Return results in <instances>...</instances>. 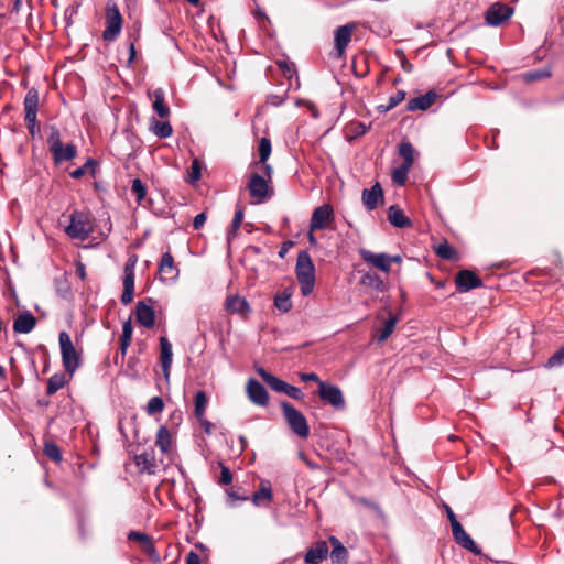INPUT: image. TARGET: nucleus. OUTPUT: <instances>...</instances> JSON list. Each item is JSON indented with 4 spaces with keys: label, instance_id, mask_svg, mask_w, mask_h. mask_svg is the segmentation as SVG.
<instances>
[{
    "label": "nucleus",
    "instance_id": "nucleus-25",
    "mask_svg": "<svg viewBox=\"0 0 564 564\" xmlns=\"http://www.w3.org/2000/svg\"><path fill=\"white\" fill-rule=\"evenodd\" d=\"M329 542L333 547L330 552V560L333 564H347L348 551L336 536H329Z\"/></svg>",
    "mask_w": 564,
    "mask_h": 564
},
{
    "label": "nucleus",
    "instance_id": "nucleus-45",
    "mask_svg": "<svg viewBox=\"0 0 564 564\" xmlns=\"http://www.w3.org/2000/svg\"><path fill=\"white\" fill-rule=\"evenodd\" d=\"M96 164L97 163L94 159H88L83 166H79V167L75 169L73 172H70V176L73 178H80L82 176H84L87 173L88 169H90L91 176H95Z\"/></svg>",
    "mask_w": 564,
    "mask_h": 564
},
{
    "label": "nucleus",
    "instance_id": "nucleus-18",
    "mask_svg": "<svg viewBox=\"0 0 564 564\" xmlns=\"http://www.w3.org/2000/svg\"><path fill=\"white\" fill-rule=\"evenodd\" d=\"M452 533L454 540L462 545L464 549L470 551L471 553L479 555L481 553L480 549L474 542V540L467 534L460 523H456L452 527Z\"/></svg>",
    "mask_w": 564,
    "mask_h": 564
},
{
    "label": "nucleus",
    "instance_id": "nucleus-15",
    "mask_svg": "<svg viewBox=\"0 0 564 564\" xmlns=\"http://www.w3.org/2000/svg\"><path fill=\"white\" fill-rule=\"evenodd\" d=\"M455 283L459 292H468L469 290L480 288L482 281L470 270H462L457 273Z\"/></svg>",
    "mask_w": 564,
    "mask_h": 564
},
{
    "label": "nucleus",
    "instance_id": "nucleus-17",
    "mask_svg": "<svg viewBox=\"0 0 564 564\" xmlns=\"http://www.w3.org/2000/svg\"><path fill=\"white\" fill-rule=\"evenodd\" d=\"M159 272L162 281L175 282L178 276V269L174 263V259L170 252L163 253L159 263Z\"/></svg>",
    "mask_w": 564,
    "mask_h": 564
},
{
    "label": "nucleus",
    "instance_id": "nucleus-47",
    "mask_svg": "<svg viewBox=\"0 0 564 564\" xmlns=\"http://www.w3.org/2000/svg\"><path fill=\"white\" fill-rule=\"evenodd\" d=\"M47 142H48L50 151L51 152L53 150H55L56 148H59L63 144V142L61 140L59 130L56 127H54V126L50 127V133H48V137H47Z\"/></svg>",
    "mask_w": 564,
    "mask_h": 564
},
{
    "label": "nucleus",
    "instance_id": "nucleus-1",
    "mask_svg": "<svg viewBox=\"0 0 564 564\" xmlns=\"http://www.w3.org/2000/svg\"><path fill=\"white\" fill-rule=\"evenodd\" d=\"M295 270L302 295H310L315 285V268L306 251L299 252Z\"/></svg>",
    "mask_w": 564,
    "mask_h": 564
},
{
    "label": "nucleus",
    "instance_id": "nucleus-46",
    "mask_svg": "<svg viewBox=\"0 0 564 564\" xmlns=\"http://www.w3.org/2000/svg\"><path fill=\"white\" fill-rule=\"evenodd\" d=\"M547 368H558L564 366V345L560 347L546 361Z\"/></svg>",
    "mask_w": 564,
    "mask_h": 564
},
{
    "label": "nucleus",
    "instance_id": "nucleus-7",
    "mask_svg": "<svg viewBox=\"0 0 564 564\" xmlns=\"http://www.w3.org/2000/svg\"><path fill=\"white\" fill-rule=\"evenodd\" d=\"M334 221V209L329 204H323L316 207L310 221V231L324 229Z\"/></svg>",
    "mask_w": 564,
    "mask_h": 564
},
{
    "label": "nucleus",
    "instance_id": "nucleus-21",
    "mask_svg": "<svg viewBox=\"0 0 564 564\" xmlns=\"http://www.w3.org/2000/svg\"><path fill=\"white\" fill-rule=\"evenodd\" d=\"M135 319L145 328L153 327L155 324L154 310L143 301L138 302L135 306Z\"/></svg>",
    "mask_w": 564,
    "mask_h": 564
},
{
    "label": "nucleus",
    "instance_id": "nucleus-9",
    "mask_svg": "<svg viewBox=\"0 0 564 564\" xmlns=\"http://www.w3.org/2000/svg\"><path fill=\"white\" fill-rule=\"evenodd\" d=\"M249 194L260 204L270 197L269 181L258 173H253L248 182Z\"/></svg>",
    "mask_w": 564,
    "mask_h": 564
},
{
    "label": "nucleus",
    "instance_id": "nucleus-52",
    "mask_svg": "<svg viewBox=\"0 0 564 564\" xmlns=\"http://www.w3.org/2000/svg\"><path fill=\"white\" fill-rule=\"evenodd\" d=\"M45 455L54 462L62 459L59 447L55 443H46L44 446Z\"/></svg>",
    "mask_w": 564,
    "mask_h": 564
},
{
    "label": "nucleus",
    "instance_id": "nucleus-34",
    "mask_svg": "<svg viewBox=\"0 0 564 564\" xmlns=\"http://www.w3.org/2000/svg\"><path fill=\"white\" fill-rule=\"evenodd\" d=\"M360 283L379 292H382L386 289L383 280L377 273L371 271L362 274Z\"/></svg>",
    "mask_w": 564,
    "mask_h": 564
},
{
    "label": "nucleus",
    "instance_id": "nucleus-60",
    "mask_svg": "<svg viewBox=\"0 0 564 564\" xmlns=\"http://www.w3.org/2000/svg\"><path fill=\"white\" fill-rule=\"evenodd\" d=\"M197 420L200 423V426L203 427L205 433L210 434L212 430H213V424L208 420H206L205 416H203V419H197Z\"/></svg>",
    "mask_w": 564,
    "mask_h": 564
},
{
    "label": "nucleus",
    "instance_id": "nucleus-53",
    "mask_svg": "<svg viewBox=\"0 0 564 564\" xmlns=\"http://www.w3.org/2000/svg\"><path fill=\"white\" fill-rule=\"evenodd\" d=\"M227 497H228V506L231 508H235L237 505V501H247L249 500V497L247 495H239L234 489H227L226 490Z\"/></svg>",
    "mask_w": 564,
    "mask_h": 564
},
{
    "label": "nucleus",
    "instance_id": "nucleus-4",
    "mask_svg": "<svg viewBox=\"0 0 564 564\" xmlns=\"http://www.w3.org/2000/svg\"><path fill=\"white\" fill-rule=\"evenodd\" d=\"M63 366L66 372L73 375L79 367V355L76 351L70 336L66 332H61L58 336Z\"/></svg>",
    "mask_w": 564,
    "mask_h": 564
},
{
    "label": "nucleus",
    "instance_id": "nucleus-31",
    "mask_svg": "<svg viewBox=\"0 0 564 564\" xmlns=\"http://www.w3.org/2000/svg\"><path fill=\"white\" fill-rule=\"evenodd\" d=\"M52 155L55 163H62L64 161H70L77 155V149L74 144H62L59 148L53 150Z\"/></svg>",
    "mask_w": 564,
    "mask_h": 564
},
{
    "label": "nucleus",
    "instance_id": "nucleus-16",
    "mask_svg": "<svg viewBox=\"0 0 564 564\" xmlns=\"http://www.w3.org/2000/svg\"><path fill=\"white\" fill-rule=\"evenodd\" d=\"M225 308L231 314H237L241 318H247L251 313V307L248 301L240 295H230L226 299Z\"/></svg>",
    "mask_w": 564,
    "mask_h": 564
},
{
    "label": "nucleus",
    "instance_id": "nucleus-13",
    "mask_svg": "<svg viewBox=\"0 0 564 564\" xmlns=\"http://www.w3.org/2000/svg\"><path fill=\"white\" fill-rule=\"evenodd\" d=\"M356 28L355 23H347L336 29L334 41L335 50L338 57H341L345 53L346 47L351 41L352 32Z\"/></svg>",
    "mask_w": 564,
    "mask_h": 564
},
{
    "label": "nucleus",
    "instance_id": "nucleus-6",
    "mask_svg": "<svg viewBox=\"0 0 564 564\" xmlns=\"http://www.w3.org/2000/svg\"><path fill=\"white\" fill-rule=\"evenodd\" d=\"M39 105V94L34 88L30 89L24 98L25 123L29 132L35 135L39 130L36 127V113Z\"/></svg>",
    "mask_w": 564,
    "mask_h": 564
},
{
    "label": "nucleus",
    "instance_id": "nucleus-35",
    "mask_svg": "<svg viewBox=\"0 0 564 564\" xmlns=\"http://www.w3.org/2000/svg\"><path fill=\"white\" fill-rule=\"evenodd\" d=\"M132 334H133L132 323L130 319H128L122 325V334L120 337V351H121L122 358L127 354V350L131 344Z\"/></svg>",
    "mask_w": 564,
    "mask_h": 564
},
{
    "label": "nucleus",
    "instance_id": "nucleus-10",
    "mask_svg": "<svg viewBox=\"0 0 564 564\" xmlns=\"http://www.w3.org/2000/svg\"><path fill=\"white\" fill-rule=\"evenodd\" d=\"M513 9L505 3L496 2L491 4L486 12V21L489 25L498 26L509 20Z\"/></svg>",
    "mask_w": 564,
    "mask_h": 564
},
{
    "label": "nucleus",
    "instance_id": "nucleus-55",
    "mask_svg": "<svg viewBox=\"0 0 564 564\" xmlns=\"http://www.w3.org/2000/svg\"><path fill=\"white\" fill-rule=\"evenodd\" d=\"M232 481V475L230 469L220 464V477H219V484L221 485H229Z\"/></svg>",
    "mask_w": 564,
    "mask_h": 564
},
{
    "label": "nucleus",
    "instance_id": "nucleus-43",
    "mask_svg": "<svg viewBox=\"0 0 564 564\" xmlns=\"http://www.w3.org/2000/svg\"><path fill=\"white\" fill-rule=\"evenodd\" d=\"M65 384V378L63 375H53L47 382L46 393L52 395L62 389Z\"/></svg>",
    "mask_w": 564,
    "mask_h": 564
},
{
    "label": "nucleus",
    "instance_id": "nucleus-64",
    "mask_svg": "<svg viewBox=\"0 0 564 564\" xmlns=\"http://www.w3.org/2000/svg\"><path fill=\"white\" fill-rule=\"evenodd\" d=\"M76 273L77 275L84 280L86 278V271H85V267L83 263H78L77 267H76Z\"/></svg>",
    "mask_w": 564,
    "mask_h": 564
},
{
    "label": "nucleus",
    "instance_id": "nucleus-62",
    "mask_svg": "<svg viewBox=\"0 0 564 564\" xmlns=\"http://www.w3.org/2000/svg\"><path fill=\"white\" fill-rule=\"evenodd\" d=\"M144 551L152 557H156L158 558V554H156V550H155V546L153 544L152 541L148 542L144 546H143Z\"/></svg>",
    "mask_w": 564,
    "mask_h": 564
},
{
    "label": "nucleus",
    "instance_id": "nucleus-19",
    "mask_svg": "<svg viewBox=\"0 0 564 564\" xmlns=\"http://www.w3.org/2000/svg\"><path fill=\"white\" fill-rule=\"evenodd\" d=\"M160 360L162 366V372L167 381L170 379L171 366L173 361L172 345L166 337L160 338Z\"/></svg>",
    "mask_w": 564,
    "mask_h": 564
},
{
    "label": "nucleus",
    "instance_id": "nucleus-49",
    "mask_svg": "<svg viewBox=\"0 0 564 564\" xmlns=\"http://www.w3.org/2000/svg\"><path fill=\"white\" fill-rule=\"evenodd\" d=\"M258 151H259L260 162L265 163V161L269 159V156L271 154L270 140L267 138H262L259 142Z\"/></svg>",
    "mask_w": 564,
    "mask_h": 564
},
{
    "label": "nucleus",
    "instance_id": "nucleus-40",
    "mask_svg": "<svg viewBox=\"0 0 564 564\" xmlns=\"http://www.w3.org/2000/svg\"><path fill=\"white\" fill-rule=\"evenodd\" d=\"M414 152H415L414 148L410 142H408V141L401 142V144L399 147V153L403 159L402 164L412 167L413 163H414Z\"/></svg>",
    "mask_w": 564,
    "mask_h": 564
},
{
    "label": "nucleus",
    "instance_id": "nucleus-50",
    "mask_svg": "<svg viewBox=\"0 0 564 564\" xmlns=\"http://www.w3.org/2000/svg\"><path fill=\"white\" fill-rule=\"evenodd\" d=\"M405 91L404 90H397L393 95L389 98V104L387 106H381L383 111H389L397 107L401 101L405 98Z\"/></svg>",
    "mask_w": 564,
    "mask_h": 564
},
{
    "label": "nucleus",
    "instance_id": "nucleus-57",
    "mask_svg": "<svg viewBox=\"0 0 564 564\" xmlns=\"http://www.w3.org/2000/svg\"><path fill=\"white\" fill-rule=\"evenodd\" d=\"M285 394L294 400H302L304 398V393L299 388L291 384L288 387Z\"/></svg>",
    "mask_w": 564,
    "mask_h": 564
},
{
    "label": "nucleus",
    "instance_id": "nucleus-30",
    "mask_svg": "<svg viewBox=\"0 0 564 564\" xmlns=\"http://www.w3.org/2000/svg\"><path fill=\"white\" fill-rule=\"evenodd\" d=\"M149 130L160 139H166L173 133V128L169 121H160L155 118L150 120Z\"/></svg>",
    "mask_w": 564,
    "mask_h": 564
},
{
    "label": "nucleus",
    "instance_id": "nucleus-26",
    "mask_svg": "<svg viewBox=\"0 0 564 564\" xmlns=\"http://www.w3.org/2000/svg\"><path fill=\"white\" fill-rule=\"evenodd\" d=\"M35 324L36 319L31 313H22L14 319L13 330L20 334H28L35 327Z\"/></svg>",
    "mask_w": 564,
    "mask_h": 564
},
{
    "label": "nucleus",
    "instance_id": "nucleus-3",
    "mask_svg": "<svg viewBox=\"0 0 564 564\" xmlns=\"http://www.w3.org/2000/svg\"><path fill=\"white\" fill-rule=\"evenodd\" d=\"M280 406L291 431L301 438H307L310 435V426L303 413L286 401H282Z\"/></svg>",
    "mask_w": 564,
    "mask_h": 564
},
{
    "label": "nucleus",
    "instance_id": "nucleus-48",
    "mask_svg": "<svg viewBox=\"0 0 564 564\" xmlns=\"http://www.w3.org/2000/svg\"><path fill=\"white\" fill-rule=\"evenodd\" d=\"M550 76H551L550 69L544 68V69H536V70L528 72L523 75V78L525 82L530 83V82L547 78Z\"/></svg>",
    "mask_w": 564,
    "mask_h": 564
},
{
    "label": "nucleus",
    "instance_id": "nucleus-8",
    "mask_svg": "<svg viewBox=\"0 0 564 564\" xmlns=\"http://www.w3.org/2000/svg\"><path fill=\"white\" fill-rule=\"evenodd\" d=\"M318 395L324 402L337 410L345 408V398L337 386L319 382Z\"/></svg>",
    "mask_w": 564,
    "mask_h": 564
},
{
    "label": "nucleus",
    "instance_id": "nucleus-56",
    "mask_svg": "<svg viewBox=\"0 0 564 564\" xmlns=\"http://www.w3.org/2000/svg\"><path fill=\"white\" fill-rule=\"evenodd\" d=\"M128 539L131 541H139L140 543H142L143 546L151 541V539L147 534L137 531H131L128 534Z\"/></svg>",
    "mask_w": 564,
    "mask_h": 564
},
{
    "label": "nucleus",
    "instance_id": "nucleus-54",
    "mask_svg": "<svg viewBox=\"0 0 564 564\" xmlns=\"http://www.w3.org/2000/svg\"><path fill=\"white\" fill-rule=\"evenodd\" d=\"M200 177H202V166H200L199 161L197 159H195L191 165V173H189L188 181L191 183H194V182L198 181Z\"/></svg>",
    "mask_w": 564,
    "mask_h": 564
},
{
    "label": "nucleus",
    "instance_id": "nucleus-44",
    "mask_svg": "<svg viewBox=\"0 0 564 564\" xmlns=\"http://www.w3.org/2000/svg\"><path fill=\"white\" fill-rule=\"evenodd\" d=\"M131 194L135 197V200L140 204L145 195L147 187L140 178H134L131 183Z\"/></svg>",
    "mask_w": 564,
    "mask_h": 564
},
{
    "label": "nucleus",
    "instance_id": "nucleus-14",
    "mask_svg": "<svg viewBox=\"0 0 564 564\" xmlns=\"http://www.w3.org/2000/svg\"><path fill=\"white\" fill-rule=\"evenodd\" d=\"M359 254H360L361 259L366 263L370 264L371 267H373L384 273L390 272L389 254L388 253H384V252L375 253L370 250L361 248V249H359Z\"/></svg>",
    "mask_w": 564,
    "mask_h": 564
},
{
    "label": "nucleus",
    "instance_id": "nucleus-38",
    "mask_svg": "<svg viewBox=\"0 0 564 564\" xmlns=\"http://www.w3.org/2000/svg\"><path fill=\"white\" fill-rule=\"evenodd\" d=\"M207 397L202 390L197 391L194 398V413L196 419H203L207 409Z\"/></svg>",
    "mask_w": 564,
    "mask_h": 564
},
{
    "label": "nucleus",
    "instance_id": "nucleus-12",
    "mask_svg": "<svg viewBox=\"0 0 564 564\" xmlns=\"http://www.w3.org/2000/svg\"><path fill=\"white\" fill-rule=\"evenodd\" d=\"M247 395L256 405L265 406L269 402V394L265 388L256 379L250 378L247 382Z\"/></svg>",
    "mask_w": 564,
    "mask_h": 564
},
{
    "label": "nucleus",
    "instance_id": "nucleus-29",
    "mask_svg": "<svg viewBox=\"0 0 564 564\" xmlns=\"http://www.w3.org/2000/svg\"><path fill=\"white\" fill-rule=\"evenodd\" d=\"M388 219L397 228H406L411 226V220L404 215L403 210L397 206H390Z\"/></svg>",
    "mask_w": 564,
    "mask_h": 564
},
{
    "label": "nucleus",
    "instance_id": "nucleus-5",
    "mask_svg": "<svg viewBox=\"0 0 564 564\" xmlns=\"http://www.w3.org/2000/svg\"><path fill=\"white\" fill-rule=\"evenodd\" d=\"M122 29V17L116 3L108 2L106 11V29L102 32L105 41H113Z\"/></svg>",
    "mask_w": 564,
    "mask_h": 564
},
{
    "label": "nucleus",
    "instance_id": "nucleus-32",
    "mask_svg": "<svg viewBox=\"0 0 564 564\" xmlns=\"http://www.w3.org/2000/svg\"><path fill=\"white\" fill-rule=\"evenodd\" d=\"M272 498L273 494L270 481L261 480L260 488L252 495L251 501L254 506H260L262 501L270 502Z\"/></svg>",
    "mask_w": 564,
    "mask_h": 564
},
{
    "label": "nucleus",
    "instance_id": "nucleus-24",
    "mask_svg": "<svg viewBox=\"0 0 564 564\" xmlns=\"http://www.w3.org/2000/svg\"><path fill=\"white\" fill-rule=\"evenodd\" d=\"M149 97L153 98L152 108L154 112L162 119L170 116V108L165 104V93L162 88H156L153 91H149Z\"/></svg>",
    "mask_w": 564,
    "mask_h": 564
},
{
    "label": "nucleus",
    "instance_id": "nucleus-41",
    "mask_svg": "<svg viewBox=\"0 0 564 564\" xmlns=\"http://www.w3.org/2000/svg\"><path fill=\"white\" fill-rule=\"evenodd\" d=\"M436 254L444 260L458 259L457 251L447 242L440 243L435 249Z\"/></svg>",
    "mask_w": 564,
    "mask_h": 564
},
{
    "label": "nucleus",
    "instance_id": "nucleus-61",
    "mask_svg": "<svg viewBox=\"0 0 564 564\" xmlns=\"http://www.w3.org/2000/svg\"><path fill=\"white\" fill-rule=\"evenodd\" d=\"M186 564H200V557L195 552H189L186 557Z\"/></svg>",
    "mask_w": 564,
    "mask_h": 564
},
{
    "label": "nucleus",
    "instance_id": "nucleus-59",
    "mask_svg": "<svg viewBox=\"0 0 564 564\" xmlns=\"http://www.w3.org/2000/svg\"><path fill=\"white\" fill-rule=\"evenodd\" d=\"M205 221H206L205 213H199L194 218L193 227L195 229H200L204 226Z\"/></svg>",
    "mask_w": 564,
    "mask_h": 564
},
{
    "label": "nucleus",
    "instance_id": "nucleus-27",
    "mask_svg": "<svg viewBox=\"0 0 564 564\" xmlns=\"http://www.w3.org/2000/svg\"><path fill=\"white\" fill-rule=\"evenodd\" d=\"M258 375L262 378V380L275 392L286 393L288 387L290 386L288 382L279 379L278 377L271 375L263 368L258 369Z\"/></svg>",
    "mask_w": 564,
    "mask_h": 564
},
{
    "label": "nucleus",
    "instance_id": "nucleus-51",
    "mask_svg": "<svg viewBox=\"0 0 564 564\" xmlns=\"http://www.w3.org/2000/svg\"><path fill=\"white\" fill-rule=\"evenodd\" d=\"M164 403L162 398L160 397H153L149 400L147 404V411L149 414H155L163 411Z\"/></svg>",
    "mask_w": 564,
    "mask_h": 564
},
{
    "label": "nucleus",
    "instance_id": "nucleus-63",
    "mask_svg": "<svg viewBox=\"0 0 564 564\" xmlns=\"http://www.w3.org/2000/svg\"><path fill=\"white\" fill-rule=\"evenodd\" d=\"M446 513H447V518H448V520L451 522V527L455 525L456 523H459L457 521V519H456L455 513L453 512V510L448 506H446Z\"/></svg>",
    "mask_w": 564,
    "mask_h": 564
},
{
    "label": "nucleus",
    "instance_id": "nucleus-36",
    "mask_svg": "<svg viewBox=\"0 0 564 564\" xmlns=\"http://www.w3.org/2000/svg\"><path fill=\"white\" fill-rule=\"evenodd\" d=\"M292 293L288 289L274 296V306L282 313H288L292 308Z\"/></svg>",
    "mask_w": 564,
    "mask_h": 564
},
{
    "label": "nucleus",
    "instance_id": "nucleus-20",
    "mask_svg": "<svg viewBox=\"0 0 564 564\" xmlns=\"http://www.w3.org/2000/svg\"><path fill=\"white\" fill-rule=\"evenodd\" d=\"M329 554V547L326 541H318L307 550L304 561L307 564H321Z\"/></svg>",
    "mask_w": 564,
    "mask_h": 564
},
{
    "label": "nucleus",
    "instance_id": "nucleus-58",
    "mask_svg": "<svg viewBox=\"0 0 564 564\" xmlns=\"http://www.w3.org/2000/svg\"><path fill=\"white\" fill-rule=\"evenodd\" d=\"M300 379L304 382H307V381L317 382L318 386H319V382H323L322 380H319L318 376L315 372H303L300 375Z\"/></svg>",
    "mask_w": 564,
    "mask_h": 564
},
{
    "label": "nucleus",
    "instance_id": "nucleus-33",
    "mask_svg": "<svg viewBox=\"0 0 564 564\" xmlns=\"http://www.w3.org/2000/svg\"><path fill=\"white\" fill-rule=\"evenodd\" d=\"M155 445L162 453H170L172 449V435L167 427L160 426L156 432Z\"/></svg>",
    "mask_w": 564,
    "mask_h": 564
},
{
    "label": "nucleus",
    "instance_id": "nucleus-39",
    "mask_svg": "<svg viewBox=\"0 0 564 564\" xmlns=\"http://www.w3.org/2000/svg\"><path fill=\"white\" fill-rule=\"evenodd\" d=\"M397 323L398 317L390 313L389 318L384 321L383 327L378 335V343H383L390 337L395 328Z\"/></svg>",
    "mask_w": 564,
    "mask_h": 564
},
{
    "label": "nucleus",
    "instance_id": "nucleus-2",
    "mask_svg": "<svg viewBox=\"0 0 564 564\" xmlns=\"http://www.w3.org/2000/svg\"><path fill=\"white\" fill-rule=\"evenodd\" d=\"M65 232L72 239L85 240L93 232L91 214L85 210H74L69 216V225Z\"/></svg>",
    "mask_w": 564,
    "mask_h": 564
},
{
    "label": "nucleus",
    "instance_id": "nucleus-37",
    "mask_svg": "<svg viewBox=\"0 0 564 564\" xmlns=\"http://www.w3.org/2000/svg\"><path fill=\"white\" fill-rule=\"evenodd\" d=\"M243 217H245L243 208L238 205L236 207V212H235V216H234L231 226L227 232L228 242H230L232 239L236 238L237 231L239 230V228L242 224Z\"/></svg>",
    "mask_w": 564,
    "mask_h": 564
},
{
    "label": "nucleus",
    "instance_id": "nucleus-11",
    "mask_svg": "<svg viewBox=\"0 0 564 564\" xmlns=\"http://www.w3.org/2000/svg\"><path fill=\"white\" fill-rule=\"evenodd\" d=\"M134 267L135 260L129 259L124 264V276H123V292L121 295V302L128 305L133 300L134 292Z\"/></svg>",
    "mask_w": 564,
    "mask_h": 564
},
{
    "label": "nucleus",
    "instance_id": "nucleus-28",
    "mask_svg": "<svg viewBox=\"0 0 564 564\" xmlns=\"http://www.w3.org/2000/svg\"><path fill=\"white\" fill-rule=\"evenodd\" d=\"M135 465L148 474H154L156 464L153 451H145L134 457Z\"/></svg>",
    "mask_w": 564,
    "mask_h": 564
},
{
    "label": "nucleus",
    "instance_id": "nucleus-42",
    "mask_svg": "<svg viewBox=\"0 0 564 564\" xmlns=\"http://www.w3.org/2000/svg\"><path fill=\"white\" fill-rule=\"evenodd\" d=\"M412 167L401 164L392 171V181L399 186H403L408 180V174Z\"/></svg>",
    "mask_w": 564,
    "mask_h": 564
},
{
    "label": "nucleus",
    "instance_id": "nucleus-22",
    "mask_svg": "<svg viewBox=\"0 0 564 564\" xmlns=\"http://www.w3.org/2000/svg\"><path fill=\"white\" fill-rule=\"evenodd\" d=\"M382 199L383 191L379 183L362 191V203L367 210H373Z\"/></svg>",
    "mask_w": 564,
    "mask_h": 564
},
{
    "label": "nucleus",
    "instance_id": "nucleus-23",
    "mask_svg": "<svg viewBox=\"0 0 564 564\" xmlns=\"http://www.w3.org/2000/svg\"><path fill=\"white\" fill-rule=\"evenodd\" d=\"M436 97V93L430 90L424 95L411 98L408 101L406 109L409 111L426 110L435 102Z\"/></svg>",
    "mask_w": 564,
    "mask_h": 564
}]
</instances>
